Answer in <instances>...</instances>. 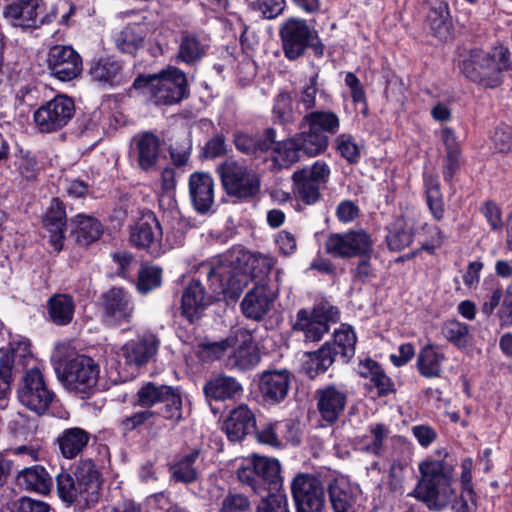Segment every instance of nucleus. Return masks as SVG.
<instances>
[{
	"mask_svg": "<svg viewBox=\"0 0 512 512\" xmlns=\"http://www.w3.org/2000/svg\"><path fill=\"white\" fill-rule=\"evenodd\" d=\"M235 260L231 259L228 263L223 262L225 265L230 266L235 272L244 273L249 279V274L252 278L267 275L274 266L273 258L262 254L242 253L236 258V262H243L245 267L233 266Z\"/></svg>",
	"mask_w": 512,
	"mask_h": 512,
	"instance_id": "29",
	"label": "nucleus"
},
{
	"mask_svg": "<svg viewBox=\"0 0 512 512\" xmlns=\"http://www.w3.org/2000/svg\"><path fill=\"white\" fill-rule=\"evenodd\" d=\"M413 237V224L404 217H398L388 228L386 242L390 250L398 252L409 246Z\"/></svg>",
	"mask_w": 512,
	"mask_h": 512,
	"instance_id": "37",
	"label": "nucleus"
},
{
	"mask_svg": "<svg viewBox=\"0 0 512 512\" xmlns=\"http://www.w3.org/2000/svg\"><path fill=\"white\" fill-rule=\"evenodd\" d=\"M297 172L303 173V176L317 183L319 186L328 182L330 168L325 161L318 160L310 168H304Z\"/></svg>",
	"mask_w": 512,
	"mask_h": 512,
	"instance_id": "64",
	"label": "nucleus"
},
{
	"mask_svg": "<svg viewBox=\"0 0 512 512\" xmlns=\"http://www.w3.org/2000/svg\"><path fill=\"white\" fill-rule=\"evenodd\" d=\"M111 359H110V368H114L117 376H112V371L110 372L111 379L117 382H125L128 378V347L127 344H123L120 347L112 346L110 349Z\"/></svg>",
	"mask_w": 512,
	"mask_h": 512,
	"instance_id": "54",
	"label": "nucleus"
},
{
	"mask_svg": "<svg viewBox=\"0 0 512 512\" xmlns=\"http://www.w3.org/2000/svg\"><path fill=\"white\" fill-rule=\"evenodd\" d=\"M161 237V226L155 215L148 211L138 220L130 240L138 247L147 248L154 242L159 241Z\"/></svg>",
	"mask_w": 512,
	"mask_h": 512,
	"instance_id": "30",
	"label": "nucleus"
},
{
	"mask_svg": "<svg viewBox=\"0 0 512 512\" xmlns=\"http://www.w3.org/2000/svg\"><path fill=\"white\" fill-rule=\"evenodd\" d=\"M441 140L445 147V154L442 160V174L446 182H451L462 164L461 145L454 130L450 127L442 128Z\"/></svg>",
	"mask_w": 512,
	"mask_h": 512,
	"instance_id": "25",
	"label": "nucleus"
},
{
	"mask_svg": "<svg viewBox=\"0 0 512 512\" xmlns=\"http://www.w3.org/2000/svg\"><path fill=\"white\" fill-rule=\"evenodd\" d=\"M210 282L207 292L199 280H192L183 290L181 296V314L190 323L199 320L204 310L215 300L236 299L247 285L244 273L235 272L222 261L216 264L202 265Z\"/></svg>",
	"mask_w": 512,
	"mask_h": 512,
	"instance_id": "1",
	"label": "nucleus"
},
{
	"mask_svg": "<svg viewBox=\"0 0 512 512\" xmlns=\"http://www.w3.org/2000/svg\"><path fill=\"white\" fill-rule=\"evenodd\" d=\"M191 149V141L187 137L172 144L169 148L172 163L176 167L185 166L190 159Z\"/></svg>",
	"mask_w": 512,
	"mask_h": 512,
	"instance_id": "61",
	"label": "nucleus"
},
{
	"mask_svg": "<svg viewBox=\"0 0 512 512\" xmlns=\"http://www.w3.org/2000/svg\"><path fill=\"white\" fill-rule=\"evenodd\" d=\"M290 383L291 374L288 370H267L259 377V391L266 402L279 403L287 396Z\"/></svg>",
	"mask_w": 512,
	"mask_h": 512,
	"instance_id": "22",
	"label": "nucleus"
},
{
	"mask_svg": "<svg viewBox=\"0 0 512 512\" xmlns=\"http://www.w3.org/2000/svg\"><path fill=\"white\" fill-rule=\"evenodd\" d=\"M335 149L348 163L356 164L359 162L361 153L354 137L343 133L338 135L335 140Z\"/></svg>",
	"mask_w": 512,
	"mask_h": 512,
	"instance_id": "55",
	"label": "nucleus"
},
{
	"mask_svg": "<svg viewBox=\"0 0 512 512\" xmlns=\"http://www.w3.org/2000/svg\"><path fill=\"white\" fill-rule=\"evenodd\" d=\"M55 351L63 362L60 378L65 388L82 399L93 395L98 390L99 364L90 356L76 354L71 341L58 342Z\"/></svg>",
	"mask_w": 512,
	"mask_h": 512,
	"instance_id": "3",
	"label": "nucleus"
},
{
	"mask_svg": "<svg viewBox=\"0 0 512 512\" xmlns=\"http://www.w3.org/2000/svg\"><path fill=\"white\" fill-rule=\"evenodd\" d=\"M90 435L84 429L73 427L63 430L57 437L61 455L66 459H73L87 446Z\"/></svg>",
	"mask_w": 512,
	"mask_h": 512,
	"instance_id": "32",
	"label": "nucleus"
},
{
	"mask_svg": "<svg viewBox=\"0 0 512 512\" xmlns=\"http://www.w3.org/2000/svg\"><path fill=\"white\" fill-rule=\"evenodd\" d=\"M206 53V45L194 34L183 33L179 42L177 59L192 65L199 62Z\"/></svg>",
	"mask_w": 512,
	"mask_h": 512,
	"instance_id": "45",
	"label": "nucleus"
},
{
	"mask_svg": "<svg viewBox=\"0 0 512 512\" xmlns=\"http://www.w3.org/2000/svg\"><path fill=\"white\" fill-rule=\"evenodd\" d=\"M18 484L26 490L47 494L52 487V478L46 469L36 465L23 469L17 476Z\"/></svg>",
	"mask_w": 512,
	"mask_h": 512,
	"instance_id": "34",
	"label": "nucleus"
},
{
	"mask_svg": "<svg viewBox=\"0 0 512 512\" xmlns=\"http://www.w3.org/2000/svg\"><path fill=\"white\" fill-rule=\"evenodd\" d=\"M275 161L281 167H289L300 159L302 149L295 136L277 144Z\"/></svg>",
	"mask_w": 512,
	"mask_h": 512,
	"instance_id": "52",
	"label": "nucleus"
},
{
	"mask_svg": "<svg viewBox=\"0 0 512 512\" xmlns=\"http://www.w3.org/2000/svg\"><path fill=\"white\" fill-rule=\"evenodd\" d=\"M302 153L309 157L317 156L323 153L329 144L328 136L321 131L311 128H303L301 132L295 135Z\"/></svg>",
	"mask_w": 512,
	"mask_h": 512,
	"instance_id": "44",
	"label": "nucleus"
},
{
	"mask_svg": "<svg viewBox=\"0 0 512 512\" xmlns=\"http://www.w3.org/2000/svg\"><path fill=\"white\" fill-rule=\"evenodd\" d=\"M296 512H324L325 489L322 482L311 474L300 473L291 483Z\"/></svg>",
	"mask_w": 512,
	"mask_h": 512,
	"instance_id": "13",
	"label": "nucleus"
},
{
	"mask_svg": "<svg viewBox=\"0 0 512 512\" xmlns=\"http://www.w3.org/2000/svg\"><path fill=\"white\" fill-rule=\"evenodd\" d=\"M10 346L14 369L20 367L29 369L33 366H38L36 359L31 354L30 341L27 338L13 339Z\"/></svg>",
	"mask_w": 512,
	"mask_h": 512,
	"instance_id": "50",
	"label": "nucleus"
},
{
	"mask_svg": "<svg viewBox=\"0 0 512 512\" xmlns=\"http://www.w3.org/2000/svg\"><path fill=\"white\" fill-rule=\"evenodd\" d=\"M74 310V300L67 294L54 295L48 301V313L56 325H68L73 319Z\"/></svg>",
	"mask_w": 512,
	"mask_h": 512,
	"instance_id": "43",
	"label": "nucleus"
},
{
	"mask_svg": "<svg viewBox=\"0 0 512 512\" xmlns=\"http://www.w3.org/2000/svg\"><path fill=\"white\" fill-rule=\"evenodd\" d=\"M222 186L226 193L237 198H250L260 190L258 175L235 161H225L218 168Z\"/></svg>",
	"mask_w": 512,
	"mask_h": 512,
	"instance_id": "11",
	"label": "nucleus"
},
{
	"mask_svg": "<svg viewBox=\"0 0 512 512\" xmlns=\"http://www.w3.org/2000/svg\"><path fill=\"white\" fill-rule=\"evenodd\" d=\"M372 253L362 254L356 266L351 270L353 280L356 282L367 283L376 277L375 269L371 263Z\"/></svg>",
	"mask_w": 512,
	"mask_h": 512,
	"instance_id": "58",
	"label": "nucleus"
},
{
	"mask_svg": "<svg viewBox=\"0 0 512 512\" xmlns=\"http://www.w3.org/2000/svg\"><path fill=\"white\" fill-rule=\"evenodd\" d=\"M339 320L337 307L325 302L313 309H300L296 314L293 330L301 332L305 342H318L328 333L331 323Z\"/></svg>",
	"mask_w": 512,
	"mask_h": 512,
	"instance_id": "8",
	"label": "nucleus"
},
{
	"mask_svg": "<svg viewBox=\"0 0 512 512\" xmlns=\"http://www.w3.org/2000/svg\"><path fill=\"white\" fill-rule=\"evenodd\" d=\"M71 98L58 95L41 105L34 112V122L42 133H52L66 126L74 115Z\"/></svg>",
	"mask_w": 512,
	"mask_h": 512,
	"instance_id": "14",
	"label": "nucleus"
},
{
	"mask_svg": "<svg viewBox=\"0 0 512 512\" xmlns=\"http://www.w3.org/2000/svg\"><path fill=\"white\" fill-rule=\"evenodd\" d=\"M293 195L305 205H313L320 199V186L295 171L292 175Z\"/></svg>",
	"mask_w": 512,
	"mask_h": 512,
	"instance_id": "46",
	"label": "nucleus"
},
{
	"mask_svg": "<svg viewBox=\"0 0 512 512\" xmlns=\"http://www.w3.org/2000/svg\"><path fill=\"white\" fill-rule=\"evenodd\" d=\"M279 33L284 54L290 60H296L303 55L305 50L317 39V32L311 29L305 20L299 18L286 20Z\"/></svg>",
	"mask_w": 512,
	"mask_h": 512,
	"instance_id": "15",
	"label": "nucleus"
},
{
	"mask_svg": "<svg viewBox=\"0 0 512 512\" xmlns=\"http://www.w3.org/2000/svg\"><path fill=\"white\" fill-rule=\"evenodd\" d=\"M203 460L204 452L200 447L180 451L169 464L171 480L186 485L197 482L201 478Z\"/></svg>",
	"mask_w": 512,
	"mask_h": 512,
	"instance_id": "17",
	"label": "nucleus"
},
{
	"mask_svg": "<svg viewBox=\"0 0 512 512\" xmlns=\"http://www.w3.org/2000/svg\"><path fill=\"white\" fill-rule=\"evenodd\" d=\"M59 498L68 504L76 501L86 505L97 502L100 489L99 473L90 460L82 461L75 470V477L61 472L56 477Z\"/></svg>",
	"mask_w": 512,
	"mask_h": 512,
	"instance_id": "6",
	"label": "nucleus"
},
{
	"mask_svg": "<svg viewBox=\"0 0 512 512\" xmlns=\"http://www.w3.org/2000/svg\"><path fill=\"white\" fill-rule=\"evenodd\" d=\"M189 196L193 208L200 214L209 213L214 204V180L207 172H194L189 176Z\"/></svg>",
	"mask_w": 512,
	"mask_h": 512,
	"instance_id": "21",
	"label": "nucleus"
},
{
	"mask_svg": "<svg viewBox=\"0 0 512 512\" xmlns=\"http://www.w3.org/2000/svg\"><path fill=\"white\" fill-rule=\"evenodd\" d=\"M276 297L275 291L265 279H260L255 286L247 292L241 302L243 314L253 320H261Z\"/></svg>",
	"mask_w": 512,
	"mask_h": 512,
	"instance_id": "19",
	"label": "nucleus"
},
{
	"mask_svg": "<svg viewBox=\"0 0 512 512\" xmlns=\"http://www.w3.org/2000/svg\"><path fill=\"white\" fill-rule=\"evenodd\" d=\"M162 270L157 266L142 264L138 272L136 283L137 291L140 294H148L161 285Z\"/></svg>",
	"mask_w": 512,
	"mask_h": 512,
	"instance_id": "51",
	"label": "nucleus"
},
{
	"mask_svg": "<svg viewBox=\"0 0 512 512\" xmlns=\"http://www.w3.org/2000/svg\"><path fill=\"white\" fill-rule=\"evenodd\" d=\"M237 476L256 494L268 491V495L258 503L257 512H290L286 494L279 491L282 477L278 460L254 457L248 465L238 469Z\"/></svg>",
	"mask_w": 512,
	"mask_h": 512,
	"instance_id": "2",
	"label": "nucleus"
},
{
	"mask_svg": "<svg viewBox=\"0 0 512 512\" xmlns=\"http://www.w3.org/2000/svg\"><path fill=\"white\" fill-rule=\"evenodd\" d=\"M273 112L282 123L292 122L295 119V112L291 96L287 93H280L275 99Z\"/></svg>",
	"mask_w": 512,
	"mask_h": 512,
	"instance_id": "60",
	"label": "nucleus"
},
{
	"mask_svg": "<svg viewBox=\"0 0 512 512\" xmlns=\"http://www.w3.org/2000/svg\"><path fill=\"white\" fill-rule=\"evenodd\" d=\"M508 67V52L503 49L490 52L474 48L464 54L459 63L465 77L485 89L499 87Z\"/></svg>",
	"mask_w": 512,
	"mask_h": 512,
	"instance_id": "5",
	"label": "nucleus"
},
{
	"mask_svg": "<svg viewBox=\"0 0 512 512\" xmlns=\"http://www.w3.org/2000/svg\"><path fill=\"white\" fill-rule=\"evenodd\" d=\"M315 398L321 418L329 424H333L339 419L347 404L346 391L334 384L319 388L315 393Z\"/></svg>",
	"mask_w": 512,
	"mask_h": 512,
	"instance_id": "20",
	"label": "nucleus"
},
{
	"mask_svg": "<svg viewBox=\"0 0 512 512\" xmlns=\"http://www.w3.org/2000/svg\"><path fill=\"white\" fill-rule=\"evenodd\" d=\"M67 217L64 204L54 198L43 219L48 242L53 251L60 252L64 245Z\"/></svg>",
	"mask_w": 512,
	"mask_h": 512,
	"instance_id": "23",
	"label": "nucleus"
},
{
	"mask_svg": "<svg viewBox=\"0 0 512 512\" xmlns=\"http://www.w3.org/2000/svg\"><path fill=\"white\" fill-rule=\"evenodd\" d=\"M442 337L460 350L473 344V335L469 325L456 319L445 321L441 326Z\"/></svg>",
	"mask_w": 512,
	"mask_h": 512,
	"instance_id": "39",
	"label": "nucleus"
},
{
	"mask_svg": "<svg viewBox=\"0 0 512 512\" xmlns=\"http://www.w3.org/2000/svg\"><path fill=\"white\" fill-rule=\"evenodd\" d=\"M123 63L113 57L101 58L90 69L91 76L111 86L118 84L122 78Z\"/></svg>",
	"mask_w": 512,
	"mask_h": 512,
	"instance_id": "42",
	"label": "nucleus"
},
{
	"mask_svg": "<svg viewBox=\"0 0 512 512\" xmlns=\"http://www.w3.org/2000/svg\"><path fill=\"white\" fill-rule=\"evenodd\" d=\"M133 87L147 89L156 104H175L188 95L186 74L176 67H169L159 74L139 75Z\"/></svg>",
	"mask_w": 512,
	"mask_h": 512,
	"instance_id": "7",
	"label": "nucleus"
},
{
	"mask_svg": "<svg viewBox=\"0 0 512 512\" xmlns=\"http://www.w3.org/2000/svg\"><path fill=\"white\" fill-rule=\"evenodd\" d=\"M3 17L15 28L32 31L52 22L55 14L46 12L42 0H15L5 6Z\"/></svg>",
	"mask_w": 512,
	"mask_h": 512,
	"instance_id": "10",
	"label": "nucleus"
},
{
	"mask_svg": "<svg viewBox=\"0 0 512 512\" xmlns=\"http://www.w3.org/2000/svg\"><path fill=\"white\" fill-rule=\"evenodd\" d=\"M329 500L334 512H353L357 489L346 479H335L328 487Z\"/></svg>",
	"mask_w": 512,
	"mask_h": 512,
	"instance_id": "28",
	"label": "nucleus"
},
{
	"mask_svg": "<svg viewBox=\"0 0 512 512\" xmlns=\"http://www.w3.org/2000/svg\"><path fill=\"white\" fill-rule=\"evenodd\" d=\"M371 235L364 229H351L343 233H332L325 241V251L335 257L349 259L373 253Z\"/></svg>",
	"mask_w": 512,
	"mask_h": 512,
	"instance_id": "12",
	"label": "nucleus"
},
{
	"mask_svg": "<svg viewBox=\"0 0 512 512\" xmlns=\"http://www.w3.org/2000/svg\"><path fill=\"white\" fill-rule=\"evenodd\" d=\"M203 391L206 397L223 401L232 399L239 394L242 391V385L234 377L219 374L205 383Z\"/></svg>",
	"mask_w": 512,
	"mask_h": 512,
	"instance_id": "31",
	"label": "nucleus"
},
{
	"mask_svg": "<svg viewBox=\"0 0 512 512\" xmlns=\"http://www.w3.org/2000/svg\"><path fill=\"white\" fill-rule=\"evenodd\" d=\"M419 470L421 479L413 496L430 510H444L454 494L451 487L453 465L445 460H425L419 464Z\"/></svg>",
	"mask_w": 512,
	"mask_h": 512,
	"instance_id": "4",
	"label": "nucleus"
},
{
	"mask_svg": "<svg viewBox=\"0 0 512 512\" xmlns=\"http://www.w3.org/2000/svg\"><path fill=\"white\" fill-rule=\"evenodd\" d=\"M165 403V407L163 408L162 414L165 418L179 421L182 417V400L180 395L171 387L166 395L165 400L162 401Z\"/></svg>",
	"mask_w": 512,
	"mask_h": 512,
	"instance_id": "63",
	"label": "nucleus"
},
{
	"mask_svg": "<svg viewBox=\"0 0 512 512\" xmlns=\"http://www.w3.org/2000/svg\"><path fill=\"white\" fill-rule=\"evenodd\" d=\"M446 356L441 347L432 342L426 343L419 351L416 368L425 378H439L443 373V364Z\"/></svg>",
	"mask_w": 512,
	"mask_h": 512,
	"instance_id": "26",
	"label": "nucleus"
},
{
	"mask_svg": "<svg viewBox=\"0 0 512 512\" xmlns=\"http://www.w3.org/2000/svg\"><path fill=\"white\" fill-rule=\"evenodd\" d=\"M159 340L151 333L139 337L132 349L133 362L137 366L147 364L157 353Z\"/></svg>",
	"mask_w": 512,
	"mask_h": 512,
	"instance_id": "49",
	"label": "nucleus"
},
{
	"mask_svg": "<svg viewBox=\"0 0 512 512\" xmlns=\"http://www.w3.org/2000/svg\"><path fill=\"white\" fill-rule=\"evenodd\" d=\"M103 309L105 321L108 324H116L126 319L125 291L120 288H112L103 294Z\"/></svg>",
	"mask_w": 512,
	"mask_h": 512,
	"instance_id": "38",
	"label": "nucleus"
},
{
	"mask_svg": "<svg viewBox=\"0 0 512 512\" xmlns=\"http://www.w3.org/2000/svg\"><path fill=\"white\" fill-rule=\"evenodd\" d=\"M491 139L496 151L500 153L512 151V129L510 126L505 124L497 126Z\"/></svg>",
	"mask_w": 512,
	"mask_h": 512,
	"instance_id": "62",
	"label": "nucleus"
},
{
	"mask_svg": "<svg viewBox=\"0 0 512 512\" xmlns=\"http://www.w3.org/2000/svg\"><path fill=\"white\" fill-rule=\"evenodd\" d=\"M234 144L240 152L256 156L272 148L275 144V131L269 128L262 136L239 132L235 135Z\"/></svg>",
	"mask_w": 512,
	"mask_h": 512,
	"instance_id": "33",
	"label": "nucleus"
},
{
	"mask_svg": "<svg viewBox=\"0 0 512 512\" xmlns=\"http://www.w3.org/2000/svg\"><path fill=\"white\" fill-rule=\"evenodd\" d=\"M369 435L359 440V449L373 456H382L384 453V442L390 436V429L382 423L372 424L368 427Z\"/></svg>",
	"mask_w": 512,
	"mask_h": 512,
	"instance_id": "41",
	"label": "nucleus"
},
{
	"mask_svg": "<svg viewBox=\"0 0 512 512\" xmlns=\"http://www.w3.org/2000/svg\"><path fill=\"white\" fill-rule=\"evenodd\" d=\"M230 342L233 352L228 356L227 366L249 370L259 363L260 354L249 330L237 329L233 335H230Z\"/></svg>",
	"mask_w": 512,
	"mask_h": 512,
	"instance_id": "18",
	"label": "nucleus"
},
{
	"mask_svg": "<svg viewBox=\"0 0 512 512\" xmlns=\"http://www.w3.org/2000/svg\"><path fill=\"white\" fill-rule=\"evenodd\" d=\"M231 346L230 336L219 342H202L199 344V354L205 361H214L221 358L227 348Z\"/></svg>",
	"mask_w": 512,
	"mask_h": 512,
	"instance_id": "57",
	"label": "nucleus"
},
{
	"mask_svg": "<svg viewBox=\"0 0 512 512\" xmlns=\"http://www.w3.org/2000/svg\"><path fill=\"white\" fill-rule=\"evenodd\" d=\"M427 23L437 38L442 41L450 39L452 25L449 20L447 4L438 2L431 6L427 14Z\"/></svg>",
	"mask_w": 512,
	"mask_h": 512,
	"instance_id": "40",
	"label": "nucleus"
},
{
	"mask_svg": "<svg viewBox=\"0 0 512 512\" xmlns=\"http://www.w3.org/2000/svg\"><path fill=\"white\" fill-rule=\"evenodd\" d=\"M54 397L55 394L48 388L40 368L33 366L27 369L17 389L19 402L36 414L43 415Z\"/></svg>",
	"mask_w": 512,
	"mask_h": 512,
	"instance_id": "9",
	"label": "nucleus"
},
{
	"mask_svg": "<svg viewBox=\"0 0 512 512\" xmlns=\"http://www.w3.org/2000/svg\"><path fill=\"white\" fill-rule=\"evenodd\" d=\"M170 389V386H156L154 383L148 382L137 392V403L142 407H151L165 400Z\"/></svg>",
	"mask_w": 512,
	"mask_h": 512,
	"instance_id": "53",
	"label": "nucleus"
},
{
	"mask_svg": "<svg viewBox=\"0 0 512 512\" xmlns=\"http://www.w3.org/2000/svg\"><path fill=\"white\" fill-rule=\"evenodd\" d=\"M256 418L247 405H240L233 409L222 425V429L231 442L243 440L248 434L255 431Z\"/></svg>",
	"mask_w": 512,
	"mask_h": 512,
	"instance_id": "24",
	"label": "nucleus"
},
{
	"mask_svg": "<svg viewBox=\"0 0 512 512\" xmlns=\"http://www.w3.org/2000/svg\"><path fill=\"white\" fill-rule=\"evenodd\" d=\"M47 68L60 81H71L82 72V58L71 46L55 45L49 49Z\"/></svg>",
	"mask_w": 512,
	"mask_h": 512,
	"instance_id": "16",
	"label": "nucleus"
},
{
	"mask_svg": "<svg viewBox=\"0 0 512 512\" xmlns=\"http://www.w3.org/2000/svg\"><path fill=\"white\" fill-rule=\"evenodd\" d=\"M356 335L350 326L342 325L334 332L332 351L334 357L338 354L347 362L355 354Z\"/></svg>",
	"mask_w": 512,
	"mask_h": 512,
	"instance_id": "48",
	"label": "nucleus"
},
{
	"mask_svg": "<svg viewBox=\"0 0 512 512\" xmlns=\"http://www.w3.org/2000/svg\"><path fill=\"white\" fill-rule=\"evenodd\" d=\"M335 357L332 346L325 343L318 351L308 353V359L305 362L307 374L314 378L324 373L334 362Z\"/></svg>",
	"mask_w": 512,
	"mask_h": 512,
	"instance_id": "47",
	"label": "nucleus"
},
{
	"mask_svg": "<svg viewBox=\"0 0 512 512\" xmlns=\"http://www.w3.org/2000/svg\"><path fill=\"white\" fill-rule=\"evenodd\" d=\"M317 78V74L312 76L310 78L309 84L303 87L300 91L297 97V107L299 114H302L303 112L309 113V110H312L317 106L316 95L319 92L317 87Z\"/></svg>",
	"mask_w": 512,
	"mask_h": 512,
	"instance_id": "56",
	"label": "nucleus"
},
{
	"mask_svg": "<svg viewBox=\"0 0 512 512\" xmlns=\"http://www.w3.org/2000/svg\"><path fill=\"white\" fill-rule=\"evenodd\" d=\"M70 222L75 241L82 246L99 240L104 231L101 222L91 215L79 213L71 218Z\"/></svg>",
	"mask_w": 512,
	"mask_h": 512,
	"instance_id": "27",
	"label": "nucleus"
},
{
	"mask_svg": "<svg viewBox=\"0 0 512 512\" xmlns=\"http://www.w3.org/2000/svg\"><path fill=\"white\" fill-rule=\"evenodd\" d=\"M303 128L315 129L325 135H335L340 129V119L332 111L315 110L304 114L300 122V129Z\"/></svg>",
	"mask_w": 512,
	"mask_h": 512,
	"instance_id": "36",
	"label": "nucleus"
},
{
	"mask_svg": "<svg viewBox=\"0 0 512 512\" xmlns=\"http://www.w3.org/2000/svg\"><path fill=\"white\" fill-rule=\"evenodd\" d=\"M251 504L243 494L228 493L222 499L218 512H248Z\"/></svg>",
	"mask_w": 512,
	"mask_h": 512,
	"instance_id": "59",
	"label": "nucleus"
},
{
	"mask_svg": "<svg viewBox=\"0 0 512 512\" xmlns=\"http://www.w3.org/2000/svg\"><path fill=\"white\" fill-rule=\"evenodd\" d=\"M159 138L151 132H144L137 140L138 166L151 172L156 168L159 158Z\"/></svg>",
	"mask_w": 512,
	"mask_h": 512,
	"instance_id": "35",
	"label": "nucleus"
}]
</instances>
